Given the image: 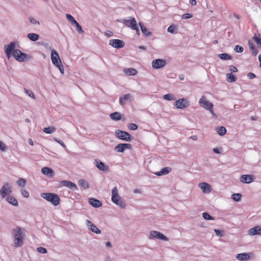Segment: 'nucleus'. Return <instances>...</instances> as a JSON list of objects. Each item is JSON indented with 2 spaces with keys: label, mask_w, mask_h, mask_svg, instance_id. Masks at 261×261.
<instances>
[{
  "label": "nucleus",
  "mask_w": 261,
  "mask_h": 261,
  "mask_svg": "<svg viewBox=\"0 0 261 261\" xmlns=\"http://www.w3.org/2000/svg\"><path fill=\"white\" fill-rule=\"evenodd\" d=\"M12 234L14 239L15 246L16 247L21 246L23 244V235L22 233L21 228L19 226H17L12 230Z\"/></svg>",
  "instance_id": "nucleus-1"
},
{
  "label": "nucleus",
  "mask_w": 261,
  "mask_h": 261,
  "mask_svg": "<svg viewBox=\"0 0 261 261\" xmlns=\"http://www.w3.org/2000/svg\"><path fill=\"white\" fill-rule=\"evenodd\" d=\"M41 197L51 203L54 206H57L60 203L61 200L59 196L55 193H42L41 194Z\"/></svg>",
  "instance_id": "nucleus-2"
},
{
  "label": "nucleus",
  "mask_w": 261,
  "mask_h": 261,
  "mask_svg": "<svg viewBox=\"0 0 261 261\" xmlns=\"http://www.w3.org/2000/svg\"><path fill=\"white\" fill-rule=\"evenodd\" d=\"M112 201L122 208H124L126 206L125 203L121 200V198L118 194V191L117 187H114L112 190Z\"/></svg>",
  "instance_id": "nucleus-3"
},
{
  "label": "nucleus",
  "mask_w": 261,
  "mask_h": 261,
  "mask_svg": "<svg viewBox=\"0 0 261 261\" xmlns=\"http://www.w3.org/2000/svg\"><path fill=\"white\" fill-rule=\"evenodd\" d=\"M115 135L119 139L125 141H130L132 140V137L127 132L117 129L115 130Z\"/></svg>",
  "instance_id": "nucleus-4"
},
{
  "label": "nucleus",
  "mask_w": 261,
  "mask_h": 261,
  "mask_svg": "<svg viewBox=\"0 0 261 261\" xmlns=\"http://www.w3.org/2000/svg\"><path fill=\"white\" fill-rule=\"evenodd\" d=\"M16 42L15 41L11 42L9 44L5 45L4 46V51L6 54L7 58L9 59L12 56V54L15 51L16 49Z\"/></svg>",
  "instance_id": "nucleus-5"
},
{
  "label": "nucleus",
  "mask_w": 261,
  "mask_h": 261,
  "mask_svg": "<svg viewBox=\"0 0 261 261\" xmlns=\"http://www.w3.org/2000/svg\"><path fill=\"white\" fill-rule=\"evenodd\" d=\"M12 192V187L9 183L6 182L0 190V195L2 199L10 196Z\"/></svg>",
  "instance_id": "nucleus-6"
},
{
  "label": "nucleus",
  "mask_w": 261,
  "mask_h": 261,
  "mask_svg": "<svg viewBox=\"0 0 261 261\" xmlns=\"http://www.w3.org/2000/svg\"><path fill=\"white\" fill-rule=\"evenodd\" d=\"M199 104L205 109L208 110L212 114L215 115L213 110V104L207 101L204 96H203L199 100Z\"/></svg>",
  "instance_id": "nucleus-7"
},
{
  "label": "nucleus",
  "mask_w": 261,
  "mask_h": 261,
  "mask_svg": "<svg viewBox=\"0 0 261 261\" xmlns=\"http://www.w3.org/2000/svg\"><path fill=\"white\" fill-rule=\"evenodd\" d=\"M13 57L19 62H24L28 59L29 56L22 53L20 50L17 49L12 54Z\"/></svg>",
  "instance_id": "nucleus-8"
},
{
  "label": "nucleus",
  "mask_w": 261,
  "mask_h": 261,
  "mask_svg": "<svg viewBox=\"0 0 261 261\" xmlns=\"http://www.w3.org/2000/svg\"><path fill=\"white\" fill-rule=\"evenodd\" d=\"M66 17L71 22L72 25H74L76 27V30L79 33H84V31L83 30L82 27L71 15L66 14Z\"/></svg>",
  "instance_id": "nucleus-9"
},
{
  "label": "nucleus",
  "mask_w": 261,
  "mask_h": 261,
  "mask_svg": "<svg viewBox=\"0 0 261 261\" xmlns=\"http://www.w3.org/2000/svg\"><path fill=\"white\" fill-rule=\"evenodd\" d=\"M174 106L177 109H184L189 106V101L185 98H180L177 100Z\"/></svg>",
  "instance_id": "nucleus-10"
},
{
  "label": "nucleus",
  "mask_w": 261,
  "mask_h": 261,
  "mask_svg": "<svg viewBox=\"0 0 261 261\" xmlns=\"http://www.w3.org/2000/svg\"><path fill=\"white\" fill-rule=\"evenodd\" d=\"M150 237H149V239H151L152 238L158 239L163 241H167L169 240V239L165 236L164 234L162 233L161 232L159 231H157L155 230L154 231H150Z\"/></svg>",
  "instance_id": "nucleus-11"
},
{
  "label": "nucleus",
  "mask_w": 261,
  "mask_h": 261,
  "mask_svg": "<svg viewBox=\"0 0 261 261\" xmlns=\"http://www.w3.org/2000/svg\"><path fill=\"white\" fill-rule=\"evenodd\" d=\"M109 44L115 48H121L124 46L125 43L123 40L116 39L111 40Z\"/></svg>",
  "instance_id": "nucleus-12"
},
{
  "label": "nucleus",
  "mask_w": 261,
  "mask_h": 261,
  "mask_svg": "<svg viewBox=\"0 0 261 261\" xmlns=\"http://www.w3.org/2000/svg\"><path fill=\"white\" fill-rule=\"evenodd\" d=\"M132 145L127 143H120L116 145L115 147V150L117 152H123L126 149H130Z\"/></svg>",
  "instance_id": "nucleus-13"
},
{
  "label": "nucleus",
  "mask_w": 261,
  "mask_h": 261,
  "mask_svg": "<svg viewBox=\"0 0 261 261\" xmlns=\"http://www.w3.org/2000/svg\"><path fill=\"white\" fill-rule=\"evenodd\" d=\"M95 164L96 167L100 171L108 172L109 170V166L98 159L95 160Z\"/></svg>",
  "instance_id": "nucleus-14"
},
{
  "label": "nucleus",
  "mask_w": 261,
  "mask_h": 261,
  "mask_svg": "<svg viewBox=\"0 0 261 261\" xmlns=\"http://www.w3.org/2000/svg\"><path fill=\"white\" fill-rule=\"evenodd\" d=\"M252 255H253V253L252 252L242 253L237 254L236 257L239 260L245 261L249 260L251 258V256Z\"/></svg>",
  "instance_id": "nucleus-15"
},
{
  "label": "nucleus",
  "mask_w": 261,
  "mask_h": 261,
  "mask_svg": "<svg viewBox=\"0 0 261 261\" xmlns=\"http://www.w3.org/2000/svg\"><path fill=\"white\" fill-rule=\"evenodd\" d=\"M166 63L164 60L158 59L153 60L152 66L154 69H159L165 66Z\"/></svg>",
  "instance_id": "nucleus-16"
},
{
  "label": "nucleus",
  "mask_w": 261,
  "mask_h": 261,
  "mask_svg": "<svg viewBox=\"0 0 261 261\" xmlns=\"http://www.w3.org/2000/svg\"><path fill=\"white\" fill-rule=\"evenodd\" d=\"M248 234L250 236L255 235L261 236V226L256 225L249 229L248 230Z\"/></svg>",
  "instance_id": "nucleus-17"
},
{
  "label": "nucleus",
  "mask_w": 261,
  "mask_h": 261,
  "mask_svg": "<svg viewBox=\"0 0 261 261\" xmlns=\"http://www.w3.org/2000/svg\"><path fill=\"white\" fill-rule=\"evenodd\" d=\"M126 26L128 28H131L133 30L136 31V34L138 36H140V33L139 30L137 27V22L135 18L132 17L130 23H126Z\"/></svg>",
  "instance_id": "nucleus-18"
},
{
  "label": "nucleus",
  "mask_w": 261,
  "mask_h": 261,
  "mask_svg": "<svg viewBox=\"0 0 261 261\" xmlns=\"http://www.w3.org/2000/svg\"><path fill=\"white\" fill-rule=\"evenodd\" d=\"M87 225L88 228L93 232L96 234L101 233V230L90 220H87Z\"/></svg>",
  "instance_id": "nucleus-19"
},
{
  "label": "nucleus",
  "mask_w": 261,
  "mask_h": 261,
  "mask_svg": "<svg viewBox=\"0 0 261 261\" xmlns=\"http://www.w3.org/2000/svg\"><path fill=\"white\" fill-rule=\"evenodd\" d=\"M132 96L130 94H126L119 98V103L121 106L125 105L127 101H132Z\"/></svg>",
  "instance_id": "nucleus-20"
},
{
  "label": "nucleus",
  "mask_w": 261,
  "mask_h": 261,
  "mask_svg": "<svg viewBox=\"0 0 261 261\" xmlns=\"http://www.w3.org/2000/svg\"><path fill=\"white\" fill-rule=\"evenodd\" d=\"M62 186L69 188L72 190H77L78 188L73 182L68 180H63L61 181Z\"/></svg>",
  "instance_id": "nucleus-21"
},
{
  "label": "nucleus",
  "mask_w": 261,
  "mask_h": 261,
  "mask_svg": "<svg viewBox=\"0 0 261 261\" xmlns=\"http://www.w3.org/2000/svg\"><path fill=\"white\" fill-rule=\"evenodd\" d=\"M240 180L243 183L249 184L253 181L254 177L252 175H242L241 176Z\"/></svg>",
  "instance_id": "nucleus-22"
},
{
  "label": "nucleus",
  "mask_w": 261,
  "mask_h": 261,
  "mask_svg": "<svg viewBox=\"0 0 261 261\" xmlns=\"http://www.w3.org/2000/svg\"><path fill=\"white\" fill-rule=\"evenodd\" d=\"M51 60L54 65L58 64V62L60 60L58 53L54 49L51 53Z\"/></svg>",
  "instance_id": "nucleus-23"
},
{
  "label": "nucleus",
  "mask_w": 261,
  "mask_h": 261,
  "mask_svg": "<svg viewBox=\"0 0 261 261\" xmlns=\"http://www.w3.org/2000/svg\"><path fill=\"white\" fill-rule=\"evenodd\" d=\"M198 186L204 193H210L211 192V186L206 182H200Z\"/></svg>",
  "instance_id": "nucleus-24"
},
{
  "label": "nucleus",
  "mask_w": 261,
  "mask_h": 261,
  "mask_svg": "<svg viewBox=\"0 0 261 261\" xmlns=\"http://www.w3.org/2000/svg\"><path fill=\"white\" fill-rule=\"evenodd\" d=\"M89 202L94 207L98 208L102 205V203L99 200L94 198H89Z\"/></svg>",
  "instance_id": "nucleus-25"
},
{
  "label": "nucleus",
  "mask_w": 261,
  "mask_h": 261,
  "mask_svg": "<svg viewBox=\"0 0 261 261\" xmlns=\"http://www.w3.org/2000/svg\"><path fill=\"white\" fill-rule=\"evenodd\" d=\"M171 168L169 167H165L163 168L160 171L154 173V174L155 175L159 176L166 175L168 174L171 171Z\"/></svg>",
  "instance_id": "nucleus-26"
},
{
  "label": "nucleus",
  "mask_w": 261,
  "mask_h": 261,
  "mask_svg": "<svg viewBox=\"0 0 261 261\" xmlns=\"http://www.w3.org/2000/svg\"><path fill=\"white\" fill-rule=\"evenodd\" d=\"M139 25L141 28L142 32L145 37H149L152 35V33L148 31L141 22L139 23Z\"/></svg>",
  "instance_id": "nucleus-27"
},
{
  "label": "nucleus",
  "mask_w": 261,
  "mask_h": 261,
  "mask_svg": "<svg viewBox=\"0 0 261 261\" xmlns=\"http://www.w3.org/2000/svg\"><path fill=\"white\" fill-rule=\"evenodd\" d=\"M248 44L252 55L254 56H256L258 54V49L256 48L254 43L251 41L249 40Z\"/></svg>",
  "instance_id": "nucleus-28"
},
{
  "label": "nucleus",
  "mask_w": 261,
  "mask_h": 261,
  "mask_svg": "<svg viewBox=\"0 0 261 261\" xmlns=\"http://www.w3.org/2000/svg\"><path fill=\"white\" fill-rule=\"evenodd\" d=\"M6 200L9 203L12 204V205L17 206L18 205L17 200L14 196L11 195L7 196L6 197Z\"/></svg>",
  "instance_id": "nucleus-29"
},
{
  "label": "nucleus",
  "mask_w": 261,
  "mask_h": 261,
  "mask_svg": "<svg viewBox=\"0 0 261 261\" xmlns=\"http://www.w3.org/2000/svg\"><path fill=\"white\" fill-rule=\"evenodd\" d=\"M123 71L127 75H135L138 73L137 70L133 68H125L124 69Z\"/></svg>",
  "instance_id": "nucleus-30"
},
{
  "label": "nucleus",
  "mask_w": 261,
  "mask_h": 261,
  "mask_svg": "<svg viewBox=\"0 0 261 261\" xmlns=\"http://www.w3.org/2000/svg\"><path fill=\"white\" fill-rule=\"evenodd\" d=\"M42 173L46 175L53 176L54 174V171L50 168L45 167H43L41 169Z\"/></svg>",
  "instance_id": "nucleus-31"
},
{
  "label": "nucleus",
  "mask_w": 261,
  "mask_h": 261,
  "mask_svg": "<svg viewBox=\"0 0 261 261\" xmlns=\"http://www.w3.org/2000/svg\"><path fill=\"white\" fill-rule=\"evenodd\" d=\"M110 118L115 121H118L121 119V115L119 112H115L110 115Z\"/></svg>",
  "instance_id": "nucleus-32"
},
{
  "label": "nucleus",
  "mask_w": 261,
  "mask_h": 261,
  "mask_svg": "<svg viewBox=\"0 0 261 261\" xmlns=\"http://www.w3.org/2000/svg\"><path fill=\"white\" fill-rule=\"evenodd\" d=\"M27 37L32 41H36L39 38V35L35 33H29L28 34Z\"/></svg>",
  "instance_id": "nucleus-33"
},
{
  "label": "nucleus",
  "mask_w": 261,
  "mask_h": 261,
  "mask_svg": "<svg viewBox=\"0 0 261 261\" xmlns=\"http://www.w3.org/2000/svg\"><path fill=\"white\" fill-rule=\"evenodd\" d=\"M218 57L223 60H228L232 59L231 56L227 53H222L218 55Z\"/></svg>",
  "instance_id": "nucleus-34"
},
{
  "label": "nucleus",
  "mask_w": 261,
  "mask_h": 261,
  "mask_svg": "<svg viewBox=\"0 0 261 261\" xmlns=\"http://www.w3.org/2000/svg\"><path fill=\"white\" fill-rule=\"evenodd\" d=\"M79 184L80 186L83 188L84 189H87L89 188V185L88 182L83 179H80L79 181Z\"/></svg>",
  "instance_id": "nucleus-35"
},
{
  "label": "nucleus",
  "mask_w": 261,
  "mask_h": 261,
  "mask_svg": "<svg viewBox=\"0 0 261 261\" xmlns=\"http://www.w3.org/2000/svg\"><path fill=\"white\" fill-rule=\"evenodd\" d=\"M56 130L55 127L51 126L50 127H45L43 129V131L48 134H50L54 133Z\"/></svg>",
  "instance_id": "nucleus-36"
},
{
  "label": "nucleus",
  "mask_w": 261,
  "mask_h": 261,
  "mask_svg": "<svg viewBox=\"0 0 261 261\" xmlns=\"http://www.w3.org/2000/svg\"><path fill=\"white\" fill-rule=\"evenodd\" d=\"M227 81L230 83L234 82L237 80V77L232 73H227Z\"/></svg>",
  "instance_id": "nucleus-37"
},
{
  "label": "nucleus",
  "mask_w": 261,
  "mask_h": 261,
  "mask_svg": "<svg viewBox=\"0 0 261 261\" xmlns=\"http://www.w3.org/2000/svg\"><path fill=\"white\" fill-rule=\"evenodd\" d=\"M216 129L218 134L220 136H224L226 133V129L224 126H221L219 127H217Z\"/></svg>",
  "instance_id": "nucleus-38"
},
{
  "label": "nucleus",
  "mask_w": 261,
  "mask_h": 261,
  "mask_svg": "<svg viewBox=\"0 0 261 261\" xmlns=\"http://www.w3.org/2000/svg\"><path fill=\"white\" fill-rule=\"evenodd\" d=\"M202 217L205 220H215V217L211 216L209 214H208L206 212H204V213H202Z\"/></svg>",
  "instance_id": "nucleus-39"
},
{
  "label": "nucleus",
  "mask_w": 261,
  "mask_h": 261,
  "mask_svg": "<svg viewBox=\"0 0 261 261\" xmlns=\"http://www.w3.org/2000/svg\"><path fill=\"white\" fill-rule=\"evenodd\" d=\"M58 64L54 65L58 68L60 72L62 74H63L64 73V67L62 64L61 60H59V61L58 62Z\"/></svg>",
  "instance_id": "nucleus-40"
},
{
  "label": "nucleus",
  "mask_w": 261,
  "mask_h": 261,
  "mask_svg": "<svg viewBox=\"0 0 261 261\" xmlns=\"http://www.w3.org/2000/svg\"><path fill=\"white\" fill-rule=\"evenodd\" d=\"M242 195L240 193H236L232 195V198L233 200L237 202H239L241 199Z\"/></svg>",
  "instance_id": "nucleus-41"
},
{
  "label": "nucleus",
  "mask_w": 261,
  "mask_h": 261,
  "mask_svg": "<svg viewBox=\"0 0 261 261\" xmlns=\"http://www.w3.org/2000/svg\"><path fill=\"white\" fill-rule=\"evenodd\" d=\"M176 27L174 25V24H172V25H170L167 29V31L168 32L170 33H172V34H174V33H176V32H175V30H176Z\"/></svg>",
  "instance_id": "nucleus-42"
},
{
  "label": "nucleus",
  "mask_w": 261,
  "mask_h": 261,
  "mask_svg": "<svg viewBox=\"0 0 261 261\" xmlns=\"http://www.w3.org/2000/svg\"><path fill=\"white\" fill-rule=\"evenodd\" d=\"M163 98L167 100H172L175 99L174 96L171 94H167L163 96Z\"/></svg>",
  "instance_id": "nucleus-43"
},
{
  "label": "nucleus",
  "mask_w": 261,
  "mask_h": 261,
  "mask_svg": "<svg viewBox=\"0 0 261 261\" xmlns=\"http://www.w3.org/2000/svg\"><path fill=\"white\" fill-rule=\"evenodd\" d=\"M25 182L26 181L24 179L20 178L17 180V183L19 186L24 187L25 185Z\"/></svg>",
  "instance_id": "nucleus-44"
},
{
  "label": "nucleus",
  "mask_w": 261,
  "mask_h": 261,
  "mask_svg": "<svg viewBox=\"0 0 261 261\" xmlns=\"http://www.w3.org/2000/svg\"><path fill=\"white\" fill-rule=\"evenodd\" d=\"M253 39L254 41L259 46V47L261 48V38L257 37L256 36H254L253 37Z\"/></svg>",
  "instance_id": "nucleus-45"
},
{
  "label": "nucleus",
  "mask_w": 261,
  "mask_h": 261,
  "mask_svg": "<svg viewBox=\"0 0 261 261\" xmlns=\"http://www.w3.org/2000/svg\"><path fill=\"white\" fill-rule=\"evenodd\" d=\"M128 127L130 130H135L138 129V126L133 123H130L128 125Z\"/></svg>",
  "instance_id": "nucleus-46"
},
{
  "label": "nucleus",
  "mask_w": 261,
  "mask_h": 261,
  "mask_svg": "<svg viewBox=\"0 0 261 261\" xmlns=\"http://www.w3.org/2000/svg\"><path fill=\"white\" fill-rule=\"evenodd\" d=\"M234 51L236 52L241 53H242L243 51L244 48H243V47L242 46H240L239 45H237L234 47Z\"/></svg>",
  "instance_id": "nucleus-47"
},
{
  "label": "nucleus",
  "mask_w": 261,
  "mask_h": 261,
  "mask_svg": "<svg viewBox=\"0 0 261 261\" xmlns=\"http://www.w3.org/2000/svg\"><path fill=\"white\" fill-rule=\"evenodd\" d=\"M37 250L40 253L45 254L47 253L46 249L42 247H39L37 248Z\"/></svg>",
  "instance_id": "nucleus-48"
},
{
  "label": "nucleus",
  "mask_w": 261,
  "mask_h": 261,
  "mask_svg": "<svg viewBox=\"0 0 261 261\" xmlns=\"http://www.w3.org/2000/svg\"><path fill=\"white\" fill-rule=\"evenodd\" d=\"M21 193L22 195L25 198H28L29 197V192L24 189H22L21 190Z\"/></svg>",
  "instance_id": "nucleus-49"
},
{
  "label": "nucleus",
  "mask_w": 261,
  "mask_h": 261,
  "mask_svg": "<svg viewBox=\"0 0 261 261\" xmlns=\"http://www.w3.org/2000/svg\"><path fill=\"white\" fill-rule=\"evenodd\" d=\"M30 22L33 24H39L40 23H39V21L37 20L36 19H35V18H32V17H30L29 18Z\"/></svg>",
  "instance_id": "nucleus-50"
},
{
  "label": "nucleus",
  "mask_w": 261,
  "mask_h": 261,
  "mask_svg": "<svg viewBox=\"0 0 261 261\" xmlns=\"http://www.w3.org/2000/svg\"><path fill=\"white\" fill-rule=\"evenodd\" d=\"M193 17V15L190 13H185L182 16V18L187 19Z\"/></svg>",
  "instance_id": "nucleus-51"
},
{
  "label": "nucleus",
  "mask_w": 261,
  "mask_h": 261,
  "mask_svg": "<svg viewBox=\"0 0 261 261\" xmlns=\"http://www.w3.org/2000/svg\"><path fill=\"white\" fill-rule=\"evenodd\" d=\"M0 149L3 151H6L7 149L6 145L1 141H0Z\"/></svg>",
  "instance_id": "nucleus-52"
},
{
  "label": "nucleus",
  "mask_w": 261,
  "mask_h": 261,
  "mask_svg": "<svg viewBox=\"0 0 261 261\" xmlns=\"http://www.w3.org/2000/svg\"><path fill=\"white\" fill-rule=\"evenodd\" d=\"M25 93L28 94L30 97L34 98V95L33 93L29 90L24 89Z\"/></svg>",
  "instance_id": "nucleus-53"
},
{
  "label": "nucleus",
  "mask_w": 261,
  "mask_h": 261,
  "mask_svg": "<svg viewBox=\"0 0 261 261\" xmlns=\"http://www.w3.org/2000/svg\"><path fill=\"white\" fill-rule=\"evenodd\" d=\"M214 231L216 234L219 237H222L223 236V231L222 230L215 229Z\"/></svg>",
  "instance_id": "nucleus-54"
},
{
  "label": "nucleus",
  "mask_w": 261,
  "mask_h": 261,
  "mask_svg": "<svg viewBox=\"0 0 261 261\" xmlns=\"http://www.w3.org/2000/svg\"><path fill=\"white\" fill-rule=\"evenodd\" d=\"M54 140L57 142H58L59 144H60L62 146H63L64 148H65L66 147V145H65V144L64 143V142L58 139V138H54Z\"/></svg>",
  "instance_id": "nucleus-55"
},
{
  "label": "nucleus",
  "mask_w": 261,
  "mask_h": 261,
  "mask_svg": "<svg viewBox=\"0 0 261 261\" xmlns=\"http://www.w3.org/2000/svg\"><path fill=\"white\" fill-rule=\"evenodd\" d=\"M229 69L231 72H237L238 71L237 68L235 66L232 65H230L229 67Z\"/></svg>",
  "instance_id": "nucleus-56"
},
{
  "label": "nucleus",
  "mask_w": 261,
  "mask_h": 261,
  "mask_svg": "<svg viewBox=\"0 0 261 261\" xmlns=\"http://www.w3.org/2000/svg\"><path fill=\"white\" fill-rule=\"evenodd\" d=\"M247 77L249 79L251 80V79L255 78L256 77V75L254 73H253L252 72H249L247 74Z\"/></svg>",
  "instance_id": "nucleus-57"
},
{
  "label": "nucleus",
  "mask_w": 261,
  "mask_h": 261,
  "mask_svg": "<svg viewBox=\"0 0 261 261\" xmlns=\"http://www.w3.org/2000/svg\"><path fill=\"white\" fill-rule=\"evenodd\" d=\"M131 18L129 20H127L125 19H123L122 21H120V22H123L124 24L126 25V23H130Z\"/></svg>",
  "instance_id": "nucleus-58"
},
{
  "label": "nucleus",
  "mask_w": 261,
  "mask_h": 261,
  "mask_svg": "<svg viewBox=\"0 0 261 261\" xmlns=\"http://www.w3.org/2000/svg\"><path fill=\"white\" fill-rule=\"evenodd\" d=\"M105 35L108 37H110L112 36L113 33L110 31H108L107 32L105 33Z\"/></svg>",
  "instance_id": "nucleus-59"
},
{
  "label": "nucleus",
  "mask_w": 261,
  "mask_h": 261,
  "mask_svg": "<svg viewBox=\"0 0 261 261\" xmlns=\"http://www.w3.org/2000/svg\"><path fill=\"white\" fill-rule=\"evenodd\" d=\"M213 151L216 153H217V154H219L221 153V151H220V149L218 148H214L213 149Z\"/></svg>",
  "instance_id": "nucleus-60"
},
{
  "label": "nucleus",
  "mask_w": 261,
  "mask_h": 261,
  "mask_svg": "<svg viewBox=\"0 0 261 261\" xmlns=\"http://www.w3.org/2000/svg\"><path fill=\"white\" fill-rule=\"evenodd\" d=\"M190 3L192 6H195L196 5V0H190Z\"/></svg>",
  "instance_id": "nucleus-61"
},
{
  "label": "nucleus",
  "mask_w": 261,
  "mask_h": 261,
  "mask_svg": "<svg viewBox=\"0 0 261 261\" xmlns=\"http://www.w3.org/2000/svg\"><path fill=\"white\" fill-rule=\"evenodd\" d=\"M41 45H42L43 46H44L45 47H46V48H48V47H49V45L48 43H44V42H41V43H40ZM49 48H50V47L49 46Z\"/></svg>",
  "instance_id": "nucleus-62"
},
{
  "label": "nucleus",
  "mask_w": 261,
  "mask_h": 261,
  "mask_svg": "<svg viewBox=\"0 0 261 261\" xmlns=\"http://www.w3.org/2000/svg\"><path fill=\"white\" fill-rule=\"evenodd\" d=\"M29 143L30 145L33 146L34 145V143L33 140L31 139L29 140Z\"/></svg>",
  "instance_id": "nucleus-63"
},
{
  "label": "nucleus",
  "mask_w": 261,
  "mask_h": 261,
  "mask_svg": "<svg viewBox=\"0 0 261 261\" xmlns=\"http://www.w3.org/2000/svg\"><path fill=\"white\" fill-rule=\"evenodd\" d=\"M258 60H259V61L260 62L259 67H261V55H259V56H258Z\"/></svg>",
  "instance_id": "nucleus-64"
}]
</instances>
